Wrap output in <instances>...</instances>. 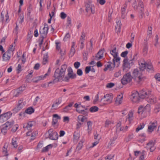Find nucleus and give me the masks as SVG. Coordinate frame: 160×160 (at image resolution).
<instances>
[{
	"label": "nucleus",
	"mask_w": 160,
	"mask_h": 160,
	"mask_svg": "<svg viewBox=\"0 0 160 160\" xmlns=\"http://www.w3.org/2000/svg\"><path fill=\"white\" fill-rule=\"evenodd\" d=\"M67 68V66L66 64H63L61 66L60 69L58 68L56 70L54 77L55 79H58V81H61L63 80Z\"/></svg>",
	"instance_id": "nucleus-1"
},
{
	"label": "nucleus",
	"mask_w": 160,
	"mask_h": 160,
	"mask_svg": "<svg viewBox=\"0 0 160 160\" xmlns=\"http://www.w3.org/2000/svg\"><path fill=\"white\" fill-rule=\"evenodd\" d=\"M132 74V78L138 83H139L146 78L142 75V72L138 69H134Z\"/></svg>",
	"instance_id": "nucleus-2"
},
{
	"label": "nucleus",
	"mask_w": 160,
	"mask_h": 160,
	"mask_svg": "<svg viewBox=\"0 0 160 160\" xmlns=\"http://www.w3.org/2000/svg\"><path fill=\"white\" fill-rule=\"evenodd\" d=\"M151 110L150 105L147 104L145 107L140 106L138 109V113L143 117H146Z\"/></svg>",
	"instance_id": "nucleus-3"
},
{
	"label": "nucleus",
	"mask_w": 160,
	"mask_h": 160,
	"mask_svg": "<svg viewBox=\"0 0 160 160\" xmlns=\"http://www.w3.org/2000/svg\"><path fill=\"white\" fill-rule=\"evenodd\" d=\"M68 76H66L65 78L64 77L63 80L65 82H68L69 79H74L76 78L77 75L76 73H74L73 71L70 67H69L68 68Z\"/></svg>",
	"instance_id": "nucleus-4"
},
{
	"label": "nucleus",
	"mask_w": 160,
	"mask_h": 160,
	"mask_svg": "<svg viewBox=\"0 0 160 160\" xmlns=\"http://www.w3.org/2000/svg\"><path fill=\"white\" fill-rule=\"evenodd\" d=\"M48 29V25L45 23L44 27L42 29H40L39 31L40 40H43L46 37Z\"/></svg>",
	"instance_id": "nucleus-5"
},
{
	"label": "nucleus",
	"mask_w": 160,
	"mask_h": 160,
	"mask_svg": "<svg viewBox=\"0 0 160 160\" xmlns=\"http://www.w3.org/2000/svg\"><path fill=\"white\" fill-rule=\"evenodd\" d=\"M130 98L132 101L134 103H138L140 98L139 96V93L138 92L136 91L132 92V93L130 96Z\"/></svg>",
	"instance_id": "nucleus-6"
},
{
	"label": "nucleus",
	"mask_w": 160,
	"mask_h": 160,
	"mask_svg": "<svg viewBox=\"0 0 160 160\" xmlns=\"http://www.w3.org/2000/svg\"><path fill=\"white\" fill-rule=\"evenodd\" d=\"M132 78L130 72H128L124 75L121 80V82L123 84H126L130 82L132 80Z\"/></svg>",
	"instance_id": "nucleus-7"
},
{
	"label": "nucleus",
	"mask_w": 160,
	"mask_h": 160,
	"mask_svg": "<svg viewBox=\"0 0 160 160\" xmlns=\"http://www.w3.org/2000/svg\"><path fill=\"white\" fill-rule=\"evenodd\" d=\"M23 101V99L22 98L20 99L18 101L17 107L12 110V111L14 113H16L18 112L22 108L24 105Z\"/></svg>",
	"instance_id": "nucleus-8"
},
{
	"label": "nucleus",
	"mask_w": 160,
	"mask_h": 160,
	"mask_svg": "<svg viewBox=\"0 0 160 160\" xmlns=\"http://www.w3.org/2000/svg\"><path fill=\"white\" fill-rule=\"evenodd\" d=\"M49 138L52 140H56L58 139V134L56 132H54L52 129H50L48 131Z\"/></svg>",
	"instance_id": "nucleus-9"
},
{
	"label": "nucleus",
	"mask_w": 160,
	"mask_h": 160,
	"mask_svg": "<svg viewBox=\"0 0 160 160\" xmlns=\"http://www.w3.org/2000/svg\"><path fill=\"white\" fill-rule=\"evenodd\" d=\"M113 97L112 95L109 94H106L104 95L103 97L101 98L100 102H101L102 100L104 99V101L108 103H111L113 99Z\"/></svg>",
	"instance_id": "nucleus-10"
},
{
	"label": "nucleus",
	"mask_w": 160,
	"mask_h": 160,
	"mask_svg": "<svg viewBox=\"0 0 160 160\" xmlns=\"http://www.w3.org/2000/svg\"><path fill=\"white\" fill-rule=\"evenodd\" d=\"M138 7L140 8L139 9L140 10V12L141 13V14L140 16V18H143V16L144 14V6L143 3L141 0H139L138 1Z\"/></svg>",
	"instance_id": "nucleus-11"
},
{
	"label": "nucleus",
	"mask_w": 160,
	"mask_h": 160,
	"mask_svg": "<svg viewBox=\"0 0 160 160\" xmlns=\"http://www.w3.org/2000/svg\"><path fill=\"white\" fill-rule=\"evenodd\" d=\"M123 62V70L126 72L130 69L132 66L128 62V59L127 58H124Z\"/></svg>",
	"instance_id": "nucleus-12"
},
{
	"label": "nucleus",
	"mask_w": 160,
	"mask_h": 160,
	"mask_svg": "<svg viewBox=\"0 0 160 160\" xmlns=\"http://www.w3.org/2000/svg\"><path fill=\"white\" fill-rule=\"evenodd\" d=\"M86 10L87 12H91L92 14H94L95 12L94 6L91 3L86 5Z\"/></svg>",
	"instance_id": "nucleus-13"
},
{
	"label": "nucleus",
	"mask_w": 160,
	"mask_h": 160,
	"mask_svg": "<svg viewBox=\"0 0 160 160\" xmlns=\"http://www.w3.org/2000/svg\"><path fill=\"white\" fill-rule=\"evenodd\" d=\"M157 126V123L156 121H154L153 122H151L148 126V132L151 133L155 129Z\"/></svg>",
	"instance_id": "nucleus-14"
},
{
	"label": "nucleus",
	"mask_w": 160,
	"mask_h": 160,
	"mask_svg": "<svg viewBox=\"0 0 160 160\" xmlns=\"http://www.w3.org/2000/svg\"><path fill=\"white\" fill-rule=\"evenodd\" d=\"M151 92L148 91L146 92L144 91H141L139 93V96L140 98H147L149 95L151 94Z\"/></svg>",
	"instance_id": "nucleus-15"
},
{
	"label": "nucleus",
	"mask_w": 160,
	"mask_h": 160,
	"mask_svg": "<svg viewBox=\"0 0 160 160\" xmlns=\"http://www.w3.org/2000/svg\"><path fill=\"white\" fill-rule=\"evenodd\" d=\"M155 144V141L151 140L147 143V145L148 148L150 149V151L151 152L153 151L155 149V147L154 145Z\"/></svg>",
	"instance_id": "nucleus-16"
},
{
	"label": "nucleus",
	"mask_w": 160,
	"mask_h": 160,
	"mask_svg": "<svg viewBox=\"0 0 160 160\" xmlns=\"http://www.w3.org/2000/svg\"><path fill=\"white\" fill-rule=\"evenodd\" d=\"M35 124V122L33 121H30L24 124L23 127L25 128H26L29 130H31L32 129V128L33 127Z\"/></svg>",
	"instance_id": "nucleus-17"
},
{
	"label": "nucleus",
	"mask_w": 160,
	"mask_h": 160,
	"mask_svg": "<svg viewBox=\"0 0 160 160\" xmlns=\"http://www.w3.org/2000/svg\"><path fill=\"white\" fill-rule=\"evenodd\" d=\"M11 58V53L9 51H7L3 54L2 56L3 60L4 61H9Z\"/></svg>",
	"instance_id": "nucleus-18"
},
{
	"label": "nucleus",
	"mask_w": 160,
	"mask_h": 160,
	"mask_svg": "<svg viewBox=\"0 0 160 160\" xmlns=\"http://www.w3.org/2000/svg\"><path fill=\"white\" fill-rule=\"evenodd\" d=\"M121 26L122 24L121 21L119 20L117 21L116 25L115 26V30L118 34L120 33V32Z\"/></svg>",
	"instance_id": "nucleus-19"
},
{
	"label": "nucleus",
	"mask_w": 160,
	"mask_h": 160,
	"mask_svg": "<svg viewBox=\"0 0 160 160\" xmlns=\"http://www.w3.org/2000/svg\"><path fill=\"white\" fill-rule=\"evenodd\" d=\"M147 101L152 104H153L156 102V98L154 95L150 94L147 98Z\"/></svg>",
	"instance_id": "nucleus-20"
},
{
	"label": "nucleus",
	"mask_w": 160,
	"mask_h": 160,
	"mask_svg": "<svg viewBox=\"0 0 160 160\" xmlns=\"http://www.w3.org/2000/svg\"><path fill=\"white\" fill-rule=\"evenodd\" d=\"M127 2H125L124 7L122 8L121 9V18L123 19L125 18L126 17V9L127 8Z\"/></svg>",
	"instance_id": "nucleus-21"
},
{
	"label": "nucleus",
	"mask_w": 160,
	"mask_h": 160,
	"mask_svg": "<svg viewBox=\"0 0 160 160\" xmlns=\"http://www.w3.org/2000/svg\"><path fill=\"white\" fill-rule=\"evenodd\" d=\"M123 95H118L116 98L115 101V103L117 105H119L121 104L122 102Z\"/></svg>",
	"instance_id": "nucleus-22"
},
{
	"label": "nucleus",
	"mask_w": 160,
	"mask_h": 160,
	"mask_svg": "<svg viewBox=\"0 0 160 160\" xmlns=\"http://www.w3.org/2000/svg\"><path fill=\"white\" fill-rule=\"evenodd\" d=\"M53 118L52 121V124L53 125H55L58 122V120H60L61 117L58 114H55L53 116Z\"/></svg>",
	"instance_id": "nucleus-23"
},
{
	"label": "nucleus",
	"mask_w": 160,
	"mask_h": 160,
	"mask_svg": "<svg viewBox=\"0 0 160 160\" xmlns=\"http://www.w3.org/2000/svg\"><path fill=\"white\" fill-rule=\"evenodd\" d=\"M108 64L106 67L104 68V71H106L108 69L110 70L113 69L115 67V65L111 62H108Z\"/></svg>",
	"instance_id": "nucleus-24"
},
{
	"label": "nucleus",
	"mask_w": 160,
	"mask_h": 160,
	"mask_svg": "<svg viewBox=\"0 0 160 160\" xmlns=\"http://www.w3.org/2000/svg\"><path fill=\"white\" fill-rule=\"evenodd\" d=\"M14 123V121L13 120H12L7 122L4 125L6 126V128L9 129L13 126Z\"/></svg>",
	"instance_id": "nucleus-25"
},
{
	"label": "nucleus",
	"mask_w": 160,
	"mask_h": 160,
	"mask_svg": "<svg viewBox=\"0 0 160 160\" xmlns=\"http://www.w3.org/2000/svg\"><path fill=\"white\" fill-rule=\"evenodd\" d=\"M56 45V49L57 50H60V52L61 56L64 55L65 54V52L64 51L62 52V51L60 49L61 43L60 42H55Z\"/></svg>",
	"instance_id": "nucleus-26"
},
{
	"label": "nucleus",
	"mask_w": 160,
	"mask_h": 160,
	"mask_svg": "<svg viewBox=\"0 0 160 160\" xmlns=\"http://www.w3.org/2000/svg\"><path fill=\"white\" fill-rule=\"evenodd\" d=\"M104 52V50H101L98 52L96 56L97 59H100L102 58Z\"/></svg>",
	"instance_id": "nucleus-27"
},
{
	"label": "nucleus",
	"mask_w": 160,
	"mask_h": 160,
	"mask_svg": "<svg viewBox=\"0 0 160 160\" xmlns=\"http://www.w3.org/2000/svg\"><path fill=\"white\" fill-rule=\"evenodd\" d=\"M75 47V43L74 42H72V45L71 47L70 52V55L71 57L73 56L75 52V49L74 47Z\"/></svg>",
	"instance_id": "nucleus-28"
},
{
	"label": "nucleus",
	"mask_w": 160,
	"mask_h": 160,
	"mask_svg": "<svg viewBox=\"0 0 160 160\" xmlns=\"http://www.w3.org/2000/svg\"><path fill=\"white\" fill-rule=\"evenodd\" d=\"M139 65L140 70L142 71L146 68L147 63L144 61L142 62H139Z\"/></svg>",
	"instance_id": "nucleus-29"
},
{
	"label": "nucleus",
	"mask_w": 160,
	"mask_h": 160,
	"mask_svg": "<svg viewBox=\"0 0 160 160\" xmlns=\"http://www.w3.org/2000/svg\"><path fill=\"white\" fill-rule=\"evenodd\" d=\"M34 111V110L33 108L29 107L25 111V113H27L29 114H31L33 113Z\"/></svg>",
	"instance_id": "nucleus-30"
},
{
	"label": "nucleus",
	"mask_w": 160,
	"mask_h": 160,
	"mask_svg": "<svg viewBox=\"0 0 160 160\" xmlns=\"http://www.w3.org/2000/svg\"><path fill=\"white\" fill-rule=\"evenodd\" d=\"M61 102V99L58 98L56 100V102L52 105V108H57L58 107V105Z\"/></svg>",
	"instance_id": "nucleus-31"
},
{
	"label": "nucleus",
	"mask_w": 160,
	"mask_h": 160,
	"mask_svg": "<svg viewBox=\"0 0 160 160\" xmlns=\"http://www.w3.org/2000/svg\"><path fill=\"white\" fill-rule=\"evenodd\" d=\"M92 123L91 121H88L87 122V126L88 127L87 130L88 134L91 133V131L92 129Z\"/></svg>",
	"instance_id": "nucleus-32"
},
{
	"label": "nucleus",
	"mask_w": 160,
	"mask_h": 160,
	"mask_svg": "<svg viewBox=\"0 0 160 160\" xmlns=\"http://www.w3.org/2000/svg\"><path fill=\"white\" fill-rule=\"evenodd\" d=\"M133 112L132 111H131L129 112L128 114V119L129 122L132 121L133 118Z\"/></svg>",
	"instance_id": "nucleus-33"
},
{
	"label": "nucleus",
	"mask_w": 160,
	"mask_h": 160,
	"mask_svg": "<svg viewBox=\"0 0 160 160\" xmlns=\"http://www.w3.org/2000/svg\"><path fill=\"white\" fill-rule=\"evenodd\" d=\"M52 145L51 144H49L47 146L43 148L42 150V152H46L52 147Z\"/></svg>",
	"instance_id": "nucleus-34"
},
{
	"label": "nucleus",
	"mask_w": 160,
	"mask_h": 160,
	"mask_svg": "<svg viewBox=\"0 0 160 160\" xmlns=\"http://www.w3.org/2000/svg\"><path fill=\"white\" fill-rule=\"evenodd\" d=\"M152 28L151 27H148L147 31V37H148V39H150L149 38H150L152 36Z\"/></svg>",
	"instance_id": "nucleus-35"
},
{
	"label": "nucleus",
	"mask_w": 160,
	"mask_h": 160,
	"mask_svg": "<svg viewBox=\"0 0 160 160\" xmlns=\"http://www.w3.org/2000/svg\"><path fill=\"white\" fill-rule=\"evenodd\" d=\"M110 52L113 57L118 56V52H117V49L116 48H114L113 49L110 51Z\"/></svg>",
	"instance_id": "nucleus-36"
},
{
	"label": "nucleus",
	"mask_w": 160,
	"mask_h": 160,
	"mask_svg": "<svg viewBox=\"0 0 160 160\" xmlns=\"http://www.w3.org/2000/svg\"><path fill=\"white\" fill-rule=\"evenodd\" d=\"M12 114V113L10 112H8L3 114L7 120L9 119L11 117Z\"/></svg>",
	"instance_id": "nucleus-37"
},
{
	"label": "nucleus",
	"mask_w": 160,
	"mask_h": 160,
	"mask_svg": "<svg viewBox=\"0 0 160 160\" xmlns=\"http://www.w3.org/2000/svg\"><path fill=\"white\" fill-rule=\"evenodd\" d=\"M16 138H13L12 139V145L13 146V147L15 148H16L18 145L16 142Z\"/></svg>",
	"instance_id": "nucleus-38"
},
{
	"label": "nucleus",
	"mask_w": 160,
	"mask_h": 160,
	"mask_svg": "<svg viewBox=\"0 0 160 160\" xmlns=\"http://www.w3.org/2000/svg\"><path fill=\"white\" fill-rule=\"evenodd\" d=\"M85 119L84 117L82 115H79L78 117V122H83Z\"/></svg>",
	"instance_id": "nucleus-39"
},
{
	"label": "nucleus",
	"mask_w": 160,
	"mask_h": 160,
	"mask_svg": "<svg viewBox=\"0 0 160 160\" xmlns=\"http://www.w3.org/2000/svg\"><path fill=\"white\" fill-rule=\"evenodd\" d=\"M145 124L144 123H142L140 125H138V127L136 129V131L138 132L140 130L142 129L144 127Z\"/></svg>",
	"instance_id": "nucleus-40"
},
{
	"label": "nucleus",
	"mask_w": 160,
	"mask_h": 160,
	"mask_svg": "<svg viewBox=\"0 0 160 160\" xmlns=\"http://www.w3.org/2000/svg\"><path fill=\"white\" fill-rule=\"evenodd\" d=\"M98 110V108L97 106H93L91 107L89 109L91 112H95L97 111Z\"/></svg>",
	"instance_id": "nucleus-41"
},
{
	"label": "nucleus",
	"mask_w": 160,
	"mask_h": 160,
	"mask_svg": "<svg viewBox=\"0 0 160 160\" xmlns=\"http://www.w3.org/2000/svg\"><path fill=\"white\" fill-rule=\"evenodd\" d=\"M112 123L113 122H112L111 121L109 120H107L105 122V127L107 128L108 127L112 124Z\"/></svg>",
	"instance_id": "nucleus-42"
},
{
	"label": "nucleus",
	"mask_w": 160,
	"mask_h": 160,
	"mask_svg": "<svg viewBox=\"0 0 160 160\" xmlns=\"http://www.w3.org/2000/svg\"><path fill=\"white\" fill-rule=\"evenodd\" d=\"M146 68H147V70L149 71L150 70L153 71V67L151 64L147 63Z\"/></svg>",
	"instance_id": "nucleus-43"
},
{
	"label": "nucleus",
	"mask_w": 160,
	"mask_h": 160,
	"mask_svg": "<svg viewBox=\"0 0 160 160\" xmlns=\"http://www.w3.org/2000/svg\"><path fill=\"white\" fill-rule=\"evenodd\" d=\"M160 111V104L157 105L154 109V112L155 113L158 112Z\"/></svg>",
	"instance_id": "nucleus-44"
},
{
	"label": "nucleus",
	"mask_w": 160,
	"mask_h": 160,
	"mask_svg": "<svg viewBox=\"0 0 160 160\" xmlns=\"http://www.w3.org/2000/svg\"><path fill=\"white\" fill-rule=\"evenodd\" d=\"M83 142L82 141H80L78 143L77 147V148L78 150H81L82 148L83 145Z\"/></svg>",
	"instance_id": "nucleus-45"
},
{
	"label": "nucleus",
	"mask_w": 160,
	"mask_h": 160,
	"mask_svg": "<svg viewBox=\"0 0 160 160\" xmlns=\"http://www.w3.org/2000/svg\"><path fill=\"white\" fill-rule=\"evenodd\" d=\"M7 120L6 118L4 117L3 114L0 115V122H2Z\"/></svg>",
	"instance_id": "nucleus-46"
},
{
	"label": "nucleus",
	"mask_w": 160,
	"mask_h": 160,
	"mask_svg": "<svg viewBox=\"0 0 160 160\" xmlns=\"http://www.w3.org/2000/svg\"><path fill=\"white\" fill-rule=\"evenodd\" d=\"M120 58L117 56L113 57V63L115 64V62H118L119 61Z\"/></svg>",
	"instance_id": "nucleus-47"
},
{
	"label": "nucleus",
	"mask_w": 160,
	"mask_h": 160,
	"mask_svg": "<svg viewBox=\"0 0 160 160\" xmlns=\"http://www.w3.org/2000/svg\"><path fill=\"white\" fill-rule=\"evenodd\" d=\"M8 129H9L7 128H6V126H5V127L1 129V132L2 133L5 135L6 133L7 132V130Z\"/></svg>",
	"instance_id": "nucleus-48"
},
{
	"label": "nucleus",
	"mask_w": 160,
	"mask_h": 160,
	"mask_svg": "<svg viewBox=\"0 0 160 160\" xmlns=\"http://www.w3.org/2000/svg\"><path fill=\"white\" fill-rule=\"evenodd\" d=\"M14 46L13 44H11L9 46V48L7 51H9V52H12L14 50Z\"/></svg>",
	"instance_id": "nucleus-49"
},
{
	"label": "nucleus",
	"mask_w": 160,
	"mask_h": 160,
	"mask_svg": "<svg viewBox=\"0 0 160 160\" xmlns=\"http://www.w3.org/2000/svg\"><path fill=\"white\" fill-rule=\"evenodd\" d=\"M37 134L38 133L36 131H35V132H32L31 136V140H34Z\"/></svg>",
	"instance_id": "nucleus-50"
},
{
	"label": "nucleus",
	"mask_w": 160,
	"mask_h": 160,
	"mask_svg": "<svg viewBox=\"0 0 160 160\" xmlns=\"http://www.w3.org/2000/svg\"><path fill=\"white\" fill-rule=\"evenodd\" d=\"M114 157V155L113 154H110L108 155L107 156L105 157V160H111Z\"/></svg>",
	"instance_id": "nucleus-51"
},
{
	"label": "nucleus",
	"mask_w": 160,
	"mask_h": 160,
	"mask_svg": "<svg viewBox=\"0 0 160 160\" xmlns=\"http://www.w3.org/2000/svg\"><path fill=\"white\" fill-rule=\"evenodd\" d=\"M131 59L129 60V61H128V62L129 63L130 65L131 66L133 65L134 64L133 60L134 59V56H133V57H132V54L130 56Z\"/></svg>",
	"instance_id": "nucleus-52"
},
{
	"label": "nucleus",
	"mask_w": 160,
	"mask_h": 160,
	"mask_svg": "<svg viewBox=\"0 0 160 160\" xmlns=\"http://www.w3.org/2000/svg\"><path fill=\"white\" fill-rule=\"evenodd\" d=\"M80 63L79 62L77 61L74 62V66L75 68L77 69L80 66Z\"/></svg>",
	"instance_id": "nucleus-53"
},
{
	"label": "nucleus",
	"mask_w": 160,
	"mask_h": 160,
	"mask_svg": "<svg viewBox=\"0 0 160 160\" xmlns=\"http://www.w3.org/2000/svg\"><path fill=\"white\" fill-rule=\"evenodd\" d=\"M18 128V124H16L14 125L12 129V131L13 132H16Z\"/></svg>",
	"instance_id": "nucleus-54"
},
{
	"label": "nucleus",
	"mask_w": 160,
	"mask_h": 160,
	"mask_svg": "<svg viewBox=\"0 0 160 160\" xmlns=\"http://www.w3.org/2000/svg\"><path fill=\"white\" fill-rule=\"evenodd\" d=\"M2 152L5 156H7L8 155V152L7 151V149L5 147V146H4L3 148Z\"/></svg>",
	"instance_id": "nucleus-55"
},
{
	"label": "nucleus",
	"mask_w": 160,
	"mask_h": 160,
	"mask_svg": "<svg viewBox=\"0 0 160 160\" xmlns=\"http://www.w3.org/2000/svg\"><path fill=\"white\" fill-rule=\"evenodd\" d=\"M132 6L133 7L135 10H136L138 9V7L136 1L134 0V1L132 3Z\"/></svg>",
	"instance_id": "nucleus-56"
},
{
	"label": "nucleus",
	"mask_w": 160,
	"mask_h": 160,
	"mask_svg": "<svg viewBox=\"0 0 160 160\" xmlns=\"http://www.w3.org/2000/svg\"><path fill=\"white\" fill-rule=\"evenodd\" d=\"M9 16L8 14V11H7L5 14V21L7 23H8L9 21Z\"/></svg>",
	"instance_id": "nucleus-57"
},
{
	"label": "nucleus",
	"mask_w": 160,
	"mask_h": 160,
	"mask_svg": "<svg viewBox=\"0 0 160 160\" xmlns=\"http://www.w3.org/2000/svg\"><path fill=\"white\" fill-rule=\"evenodd\" d=\"M61 18L62 19H64L67 17V14L64 12H62L60 13V14Z\"/></svg>",
	"instance_id": "nucleus-58"
},
{
	"label": "nucleus",
	"mask_w": 160,
	"mask_h": 160,
	"mask_svg": "<svg viewBox=\"0 0 160 160\" xmlns=\"http://www.w3.org/2000/svg\"><path fill=\"white\" fill-rule=\"evenodd\" d=\"M115 85L114 83L112 82H110L107 84L106 87L107 88H111Z\"/></svg>",
	"instance_id": "nucleus-59"
},
{
	"label": "nucleus",
	"mask_w": 160,
	"mask_h": 160,
	"mask_svg": "<svg viewBox=\"0 0 160 160\" xmlns=\"http://www.w3.org/2000/svg\"><path fill=\"white\" fill-rule=\"evenodd\" d=\"M144 151L141 153L140 154L139 160H143L144 159Z\"/></svg>",
	"instance_id": "nucleus-60"
},
{
	"label": "nucleus",
	"mask_w": 160,
	"mask_h": 160,
	"mask_svg": "<svg viewBox=\"0 0 160 160\" xmlns=\"http://www.w3.org/2000/svg\"><path fill=\"white\" fill-rule=\"evenodd\" d=\"M77 74L79 76H82L83 74L82 70L80 69H78L77 71Z\"/></svg>",
	"instance_id": "nucleus-61"
},
{
	"label": "nucleus",
	"mask_w": 160,
	"mask_h": 160,
	"mask_svg": "<svg viewBox=\"0 0 160 160\" xmlns=\"http://www.w3.org/2000/svg\"><path fill=\"white\" fill-rule=\"evenodd\" d=\"M128 53V52L127 51H126L124 52H122L121 55V57L124 58H125Z\"/></svg>",
	"instance_id": "nucleus-62"
},
{
	"label": "nucleus",
	"mask_w": 160,
	"mask_h": 160,
	"mask_svg": "<svg viewBox=\"0 0 160 160\" xmlns=\"http://www.w3.org/2000/svg\"><path fill=\"white\" fill-rule=\"evenodd\" d=\"M27 10H28L27 15L29 17H30L31 11L32 10V8L30 6L29 7H28Z\"/></svg>",
	"instance_id": "nucleus-63"
},
{
	"label": "nucleus",
	"mask_w": 160,
	"mask_h": 160,
	"mask_svg": "<svg viewBox=\"0 0 160 160\" xmlns=\"http://www.w3.org/2000/svg\"><path fill=\"white\" fill-rule=\"evenodd\" d=\"M155 78L158 81H160V74L158 73L155 75Z\"/></svg>",
	"instance_id": "nucleus-64"
}]
</instances>
